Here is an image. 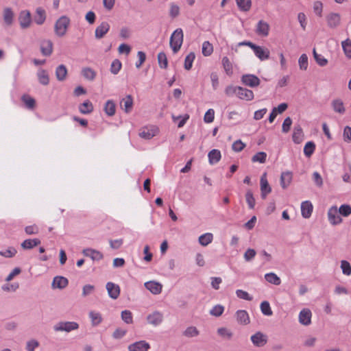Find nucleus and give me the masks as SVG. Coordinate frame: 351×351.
I'll list each match as a JSON object with an SVG mask.
<instances>
[{
	"label": "nucleus",
	"instance_id": "1",
	"mask_svg": "<svg viewBox=\"0 0 351 351\" xmlns=\"http://www.w3.org/2000/svg\"><path fill=\"white\" fill-rule=\"evenodd\" d=\"M71 23V19L66 15H62L58 17L53 25L54 34L58 38L64 37L70 28Z\"/></svg>",
	"mask_w": 351,
	"mask_h": 351
},
{
	"label": "nucleus",
	"instance_id": "2",
	"mask_svg": "<svg viewBox=\"0 0 351 351\" xmlns=\"http://www.w3.org/2000/svg\"><path fill=\"white\" fill-rule=\"evenodd\" d=\"M184 40V34L181 28L176 29L170 37V47L174 53H176L181 48Z\"/></svg>",
	"mask_w": 351,
	"mask_h": 351
},
{
	"label": "nucleus",
	"instance_id": "3",
	"mask_svg": "<svg viewBox=\"0 0 351 351\" xmlns=\"http://www.w3.org/2000/svg\"><path fill=\"white\" fill-rule=\"evenodd\" d=\"M79 328V324L75 322L61 321L55 324L53 330L56 332H71L77 330Z\"/></svg>",
	"mask_w": 351,
	"mask_h": 351
},
{
	"label": "nucleus",
	"instance_id": "4",
	"mask_svg": "<svg viewBox=\"0 0 351 351\" xmlns=\"http://www.w3.org/2000/svg\"><path fill=\"white\" fill-rule=\"evenodd\" d=\"M146 321L149 325L158 326L164 321V315L161 311H153L146 316Z\"/></svg>",
	"mask_w": 351,
	"mask_h": 351
},
{
	"label": "nucleus",
	"instance_id": "5",
	"mask_svg": "<svg viewBox=\"0 0 351 351\" xmlns=\"http://www.w3.org/2000/svg\"><path fill=\"white\" fill-rule=\"evenodd\" d=\"M159 132V129L156 125H147L140 129L138 135L145 140H150Z\"/></svg>",
	"mask_w": 351,
	"mask_h": 351
},
{
	"label": "nucleus",
	"instance_id": "6",
	"mask_svg": "<svg viewBox=\"0 0 351 351\" xmlns=\"http://www.w3.org/2000/svg\"><path fill=\"white\" fill-rule=\"evenodd\" d=\"M327 215L330 223L332 226L339 225L343 221L337 206L330 207L328 210Z\"/></svg>",
	"mask_w": 351,
	"mask_h": 351
},
{
	"label": "nucleus",
	"instance_id": "7",
	"mask_svg": "<svg viewBox=\"0 0 351 351\" xmlns=\"http://www.w3.org/2000/svg\"><path fill=\"white\" fill-rule=\"evenodd\" d=\"M18 20L21 29L29 28L32 23L30 12L27 10H21L19 14Z\"/></svg>",
	"mask_w": 351,
	"mask_h": 351
},
{
	"label": "nucleus",
	"instance_id": "8",
	"mask_svg": "<svg viewBox=\"0 0 351 351\" xmlns=\"http://www.w3.org/2000/svg\"><path fill=\"white\" fill-rule=\"evenodd\" d=\"M252 50L255 56L261 61H265L270 58V51L266 47L254 45Z\"/></svg>",
	"mask_w": 351,
	"mask_h": 351
},
{
	"label": "nucleus",
	"instance_id": "9",
	"mask_svg": "<svg viewBox=\"0 0 351 351\" xmlns=\"http://www.w3.org/2000/svg\"><path fill=\"white\" fill-rule=\"evenodd\" d=\"M252 344L256 347H263L267 343V336L262 332H256L250 337Z\"/></svg>",
	"mask_w": 351,
	"mask_h": 351
},
{
	"label": "nucleus",
	"instance_id": "10",
	"mask_svg": "<svg viewBox=\"0 0 351 351\" xmlns=\"http://www.w3.org/2000/svg\"><path fill=\"white\" fill-rule=\"evenodd\" d=\"M312 313L309 308H304L302 309L298 315L299 323L304 326H308L311 324Z\"/></svg>",
	"mask_w": 351,
	"mask_h": 351
},
{
	"label": "nucleus",
	"instance_id": "11",
	"mask_svg": "<svg viewBox=\"0 0 351 351\" xmlns=\"http://www.w3.org/2000/svg\"><path fill=\"white\" fill-rule=\"evenodd\" d=\"M241 82L249 87L254 88L259 86L260 79L252 74H245L241 77Z\"/></svg>",
	"mask_w": 351,
	"mask_h": 351
},
{
	"label": "nucleus",
	"instance_id": "12",
	"mask_svg": "<svg viewBox=\"0 0 351 351\" xmlns=\"http://www.w3.org/2000/svg\"><path fill=\"white\" fill-rule=\"evenodd\" d=\"M269 30L270 26L267 21L264 20L258 21L256 26V33L257 35L262 37H267L269 34Z\"/></svg>",
	"mask_w": 351,
	"mask_h": 351
},
{
	"label": "nucleus",
	"instance_id": "13",
	"mask_svg": "<svg viewBox=\"0 0 351 351\" xmlns=\"http://www.w3.org/2000/svg\"><path fill=\"white\" fill-rule=\"evenodd\" d=\"M119 105L121 108L125 112L130 113L134 105V100L130 95H128L120 100Z\"/></svg>",
	"mask_w": 351,
	"mask_h": 351
},
{
	"label": "nucleus",
	"instance_id": "14",
	"mask_svg": "<svg viewBox=\"0 0 351 351\" xmlns=\"http://www.w3.org/2000/svg\"><path fill=\"white\" fill-rule=\"evenodd\" d=\"M145 287L154 295H158L162 291V285L155 280H150L145 282Z\"/></svg>",
	"mask_w": 351,
	"mask_h": 351
},
{
	"label": "nucleus",
	"instance_id": "15",
	"mask_svg": "<svg viewBox=\"0 0 351 351\" xmlns=\"http://www.w3.org/2000/svg\"><path fill=\"white\" fill-rule=\"evenodd\" d=\"M261 197L265 199L267 195L271 193V188L267 180V173H264L260 180Z\"/></svg>",
	"mask_w": 351,
	"mask_h": 351
},
{
	"label": "nucleus",
	"instance_id": "16",
	"mask_svg": "<svg viewBox=\"0 0 351 351\" xmlns=\"http://www.w3.org/2000/svg\"><path fill=\"white\" fill-rule=\"evenodd\" d=\"M149 348V344L143 340L132 343L128 347V351H148Z\"/></svg>",
	"mask_w": 351,
	"mask_h": 351
},
{
	"label": "nucleus",
	"instance_id": "17",
	"mask_svg": "<svg viewBox=\"0 0 351 351\" xmlns=\"http://www.w3.org/2000/svg\"><path fill=\"white\" fill-rule=\"evenodd\" d=\"M82 254L85 256L90 257L93 261H99L104 258V255L101 252L92 248L84 249Z\"/></svg>",
	"mask_w": 351,
	"mask_h": 351
},
{
	"label": "nucleus",
	"instance_id": "18",
	"mask_svg": "<svg viewBox=\"0 0 351 351\" xmlns=\"http://www.w3.org/2000/svg\"><path fill=\"white\" fill-rule=\"evenodd\" d=\"M328 26L330 28H335L339 25L341 23V16L338 13H330L326 16Z\"/></svg>",
	"mask_w": 351,
	"mask_h": 351
},
{
	"label": "nucleus",
	"instance_id": "19",
	"mask_svg": "<svg viewBox=\"0 0 351 351\" xmlns=\"http://www.w3.org/2000/svg\"><path fill=\"white\" fill-rule=\"evenodd\" d=\"M110 24L108 22L104 21L99 25L95 32V36L97 39L102 38L109 31Z\"/></svg>",
	"mask_w": 351,
	"mask_h": 351
},
{
	"label": "nucleus",
	"instance_id": "20",
	"mask_svg": "<svg viewBox=\"0 0 351 351\" xmlns=\"http://www.w3.org/2000/svg\"><path fill=\"white\" fill-rule=\"evenodd\" d=\"M236 320L241 325H247L250 322V319L247 312L245 310H239L235 313Z\"/></svg>",
	"mask_w": 351,
	"mask_h": 351
},
{
	"label": "nucleus",
	"instance_id": "21",
	"mask_svg": "<svg viewBox=\"0 0 351 351\" xmlns=\"http://www.w3.org/2000/svg\"><path fill=\"white\" fill-rule=\"evenodd\" d=\"M68 284L69 281L67 278L63 276H58L53 278L51 283V287L53 289H64L68 285Z\"/></svg>",
	"mask_w": 351,
	"mask_h": 351
},
{
	"label": "nucleus",
	"instance_id": "22",
	"mask_svg": "<svg viewBox=\"0 0 351 351\" xmlns=\"http://www.w3.org/2000/svg\"><path fill=\"white\" fill-rule=\"evenodd\" d=\"M108 295L112 299H117L120 295L119 286L113 282H107L106 285Z\"/></svg>",
	"mask_w": 351,
	"mask_h": 351
},
{
	"label": "nucleus",
	"instance_id": "23",
	"mask_svg": "<svg viewBox=\"0 0 351 351\" xmlns=\"http://www.w3.org/2000/svg\"><path fill=\"white\" fill-rule=\"evenodd\" d=\"M237 96L240 99L247 101H252L254 97V95L252 90L243 88L241 86H240L239 88Z\"/></svg>",
	"mask_w": 351,
	"mask_h": 351
},
{
	"label": "nucleus",
	"instance_id": "24",
	"mask_svg": "<svg viewBox=\"0 0 351 351\" xmlns=\"http://www.w3.org/2000/svg\"><path fill=\"white\" fill-rule=\"evenodd\" d=\"M313 206L310 201H304L301 204V214L305 219H308L312 214Z\"/></svg>",
	"mask_w": 351,
	"mask_h": 351
},
{
	"label": "nucleus",
	"instance_id": "25",
	"mask_svg": "<svg viewBox=\"0 0 351 351\" xmlns=\"http://www.w3.org/2000/svg\"><path fill=\"white\" fill-rule=\"evenodd\" d=\"M14 14L10 8L3 10V19L6 26H11L14 22Z\"/></svg>",
	"mask_w": 351,
	"mask_h": 351
},
{
	"label": "nucleus",
	"instance_id": "26",
	"mask_svg": "<svg viewBox=\"0 0 351 351\" xmlns=\"http://www.w3.org/2000/svg\"><path fill=\"white\" fill-rule=\"evenodd\" d=\"M40 51L43 56H49L53 52V43L50 40L42 41Z\"/></svg>",
	"mask_w": 351,
	"mask_h": 351
},
{
	"label": "nucleus",
	"instance_id": "27",
	"mask_svg": "<svg viewBox=\"0 0 351 351\" xmlns=\"http://www.w3.org/2000/svg\"><path fill=\"white\" fill-rule=\"evenodd\" d=\"M293 174L291 171L282 172L280 176V185L282 189H287L291 183Z\"/></svg>",
	"mask_w": 351,
	"mask_h": 351
},
{
	"label": "nucleus",
	"instance_id": "28",
	"mask_svg": "<svg viewBox=\"0 0 351 351\" xmlns=\"http://www.w3.org/2000/svg\"><path fill=\"white\" fill-rule=\"evenodd\" d=\"M36 76L40 84L47 86L49 84V76L46 70L43 69H38L36 73Z\"/></svg>",
	"mask_w": 351,
	"mask_h": 351
},
{
	"label": "nucleus",
	"instance_id": "29",
	"mask_svg": "<svg viewBox=\"0 0 351 351\" xmlns=\"http://www.w3.org/2000/svg\"><path fill=\"white\" fill-rule=\"evenodd\" d=\"M303 137L304 134L301 126L300 125H295L292 134L293 141L295 143L300 144L302 141Z\"/></svg>",
	"mask_w": 351,
	"mask_h": 351
},
{
	"label": "nucleus",
	"instance_id": "30",
	"mask_svg": "<svg viewBox=\"0 0 351 351\" xmlns=\"http://www.w3.org/2000/svg\"><path fill=\"white\" fill-rule=\"evenodd\" d=\"M331 106L335 112L343 114L346 112L344 104L341 99H333L331 102Z\"/></svg>",
	"mask_w": 351,
	"mask_h": 351
},
{
	"label": "nucleus",
	"instance_id": "31",
	"mask_svg": "<svg viewBox=\"0 0 351 351\" xmlns=\"http://www.w3.org/2000/svg\"><path fill=\"white\" fill-rule=\"evenodd\" d=\"M46 20V12L41 8L38 7L36 10V14L34 17V21L37 25H43Z\"/></svg>",
	"mask_w": 351,
	"mask_h": 351
},
{
	"label": "nucleus",
	"instance_id": "32",
	"mask_svg": "<svg viewBox=\"0 0 351 351\" xmlns=\"http://www.w3.org/2000/svg\"><path fill=\"white\" fill-rule=\"evenodd\" d=\"M104 110L108 116H114L116 113L115 102L111 99L107 100L104 104Z\"/></svg>",
	"mask_w": 351,
	"mask_h": 351
},
{
	"label": "nucleus",
	"instance_id": "33",
	"mask_svg": "<svg viewBox=\"0 0 351 351\" xmlns=\"http://www.w3.org/2000/svg\"><path fill=\"white\" fill-rule=\"evenodd\" d=\"M213 241V234L210 232H206L202 235H200L198 238L199 243L203 246L206 247L211 243Z\"/></svg>",
	"mask_w": 351,
	"mask_h": 351
},
{
	"label": "nucleus",
	"instance_id": "34",
	"mask_svg": "<svg viewBox=\"0 0 351 351\" xmlns=\"http://www.w3.org/2000/svg\"><path fill=\"white\" fill-rule=\"evenodd\" d=\"M81 73L84 78L88 81H93L97 75L96 71L88 66L82 68Z\"/></svg>",
	"mask_w": 351,
	"mask_h": 351
},
{
	"label": "nucleus",
	"instance_id": "35",
	"mask_svg": "<svg viewBox=\"0 0 351 351\" xmlns=\"http://www.w3.org/2000/svg\"><path fill=\"white\" fill-rule=\"evenodd\" d=\"M208 161L210 165L217 163L221 157V152L218 149H212L208 154Z\"/></svg>",
	"mask_w": 351,
	"mask_h": 351
},
{
	"label": "nucleus",
	"instance_id": "36",
	"mask_svg": "<svg viewBox=\"0 0 351 351\" xmlns=\"http://www.w3.org/2000/svg\"><path fill=\"white\" fill-rule=\"evenodd\" d=\"M217 332L219 336L226 340H230L233 337V332L226 327L217 328Z\"/></svg>",
	"mask_w": 351,
	"mask_h": 351
},
{
	"label": "nucleus",
	"instance_id": "37",
	"mask_svg": "<svg viewBox=\"0 0 351 351\" xmlns=\"http://www.w3.org/2000/svg\"><path fill=\"white\" fill-rule=\"evenodd\" d=\"M89 317L91 320V324L93 326H97L102 322V317L100 313L91 311L88 313Z\"/></svg>",
	"mask_w": 351,
	"mask_h": 351
},
{
	"label": "nucleus",
	"instance_id": "38",
	"mask_svg": "<svg viewBox=\"0 0 351 351\" xmlns=\"http://www.w3.org/2000/svg\"><path fill=\"white\" fill-rule=\"evenodd\" d=\"M67 75V69L63 64L59 65L56 69V76L58 81H64Z\"/></svg>",
	"mask_w": 351,
	"mask_h": 351
},
{
	"label": "nucleus",
	"instance_id": "39",
	"mask_svg": "<svg viewBox=\"0 0 351 351\" xmlns=\"http://www.w3.org/2000/svg\"><path fill=\"white\" fill-rule=\"evenodd\" d=\"M79 110L82 114H90L93 111V104L89 100H86L79 106Z\"/></svg>",
	"mask_w": 351,
	"mask_h": 351
},
{
	"label": "nucleus",
	"instance_id": "40",
	"mask_svg": "<svg viewBox=\"0 0 351 351\" xmlns=\"http://www.w3.org/2000/svg\"><path fill=\"white\" fill-rule=\"evenodd\" d=\"M199 335V331L197 327L190 326L187 327L183 332V335L188 338L196 337Z\"/></svg>",
	"mask_w": 351,
	"mask_h": 351
},
{
	"label": "nucleus",
	"instance_id": "41",
	"mask_svg": "<svg viewBox=\"0 0 351 351\" xmlns=\"http://www.w3.org/2000/svg\"><path fill=\"white\" fill-rule=\"evenodd\" d=\"M265 280L270 284L274 285H279L281 283V280L275 273L270 272L265 275Z\"/></svg>",
	"mask_w": 351,
	"mask_h": 351
},
{
	"label": "nucleus",
	"instance_id": "42",
	"mask_svg": "<svg viewBox=\"0 0 351 351\" xmlns=\"http://www.w3.org/2000/svg\"><path fill=\"white\" fill-rule=\"evenodd\" d=\"M40 243V241L38 239H26L21 243V247L24 250H29L34 247L37 246Z\"/></svg>",
	"mask_w": 351,
	"mask_h": 351
},
{
	"label": "nucleus",
	"instance_id": "43",
	"mask_svg": "<svg viewBox=\"0 0 351 351\" xmlns=\"http://www.w3.org/2000/svg\"><path fill=\"white\" fill-rule=\"evenodd\" d=\"M221 62L226 73L229 76L232 75L233 74V68L229 58L225 56L222 58Z\"/></svg>",
	"mask_w": 351,
	"mask_h": 351
},
{
	"label": "nucleus",
	"instance_id": "44",
	"mask_svg": "<svg viewBox=\"0 0 351 351\" xmlns=\"http://www.w3.org/2000/svg\"><path fill=\"white\" fill-rule=\"evenodd\" d=\"M313 55L317 64L320 66H325L327 65L328 61L322 54L317 53L315 49L313 50Z\"/></svg>",
	"mask_w": 351,
	"mask_h": 351
},
{
	"label": "nucleus",
	"instance_id": "45",
	"mask_svg": "<svg viewBox=\"0 0 351 351\" xmlns=\"http://www.w3.org/2000/svg\"><path fill=\"white\" fill-rule=\"evenodd\" d=\"M340 268L343 275L346 276H350L351 275V265L348 261H341Z\"/></svg>",
	"mask_w": 351,
	"mask_h": 351
},
{
	"label": "nucleus",
	"instance_id": "46",
	"mask_svg": "<svg viewBox=\"0 0 351 351\" xmlns=\"http://www.w3.org/2000/svg\"><path fill=\"white\" fill-rule=\"evenodd\" d=\"M245 200L250 209H254L256 204V199L251 190H247L245 193Z\"/></svg>",
	"mask_w": 351,
	"mask_h": 351
},
{
	"label": "nucleus",
	"instance_id": "47",
	"mask_svg": "<svg viewBox=\"0 0 351 351\" xmlns=\"http://www.w3.org/2000/svg\"><path fill=\"white\" fill-rule=\"evenodd\" d=\"M239 8L244 12H247L251 8V0H236Z\"/></svg>",
	"mask_w": 351,
	"mask_h": 351
},
{
	"label": "nucleus",
	"instance_id": "48",
	"mask_svg": "<svg viewBox=\"0 0 351 351\" xmlns=\"http://www.w3.org/2000/svg\"><path fill=\"white\" fill-rule=\"evenodd\" d=\"M202 52L204 56H209L213 52V45L209 41H204L202 43Z\"/></svg>",
	"mask_w": 351,
	"mask_h": 351
},
{
	"label": "nucleus",
	"instance_id": "49",
	"mask_svg": "<svg viewBox=\"0 0 351 351\" xmlns=\"http://www.w3.org/2000/svg\"><path fill=\"white\" fill-rule=\"evenodd\" d=\"M121 317L122 320L127 324H131L133 323L132 313L129 310H124L121 313Z\"/></svg>",
	"mask_w": 351,
	"mask_h": 351
},
{
	"label": "nucleus",
	"instance_id": "50",
	"mask_svg": "<svg viewBox=\"0 0 351 351\" xmlns=\"http://www.w3.org/2000/svg\"><path fill=\"white\" fill-rule=\"evenodd\" d=\"M262 313L266 316H271L273 314L269 303L267 301H263L260 305Z\"/></svg>",
	"mask_w": 351,
	"mask_h": 351
},
{
	"label": "nucleus",
	"instance_id": "51",
	"mask_svg": "<svg viewBox=\"0 0 351 351\" xmlns=\"http://www.w3.org/2000/svg\"><path fill=\"white\" fill-rule=\"evenodd\" d=\"M39 346L40 343L38 340L35 339H31L26 342L25 350L26 351H35V350L38 348Z\"/></svg>",
	"mask_w": 351,
	"mask_h": 351
},
{
	"label": "nucleus",
	"instance_id": "52",
	"mask_svg": "<svg viewBox=\"0 0 351 351\" xmlns=\"http://www.w3.org/2000/svg\"><path fill=\"white\" fill-rule=\"evenodd\" d=\"M298 64L300 70L306 71L308 69V60L306 54H302L298 59Z\"/></svg>",
	"mask_w": 351,
	"mask_h": 351
},
{
	"label": "nucleus",
	"instance_id": "53",
	"mask_svg": "<svg viewBox=\"0 0 351 351\" xmlns=\"http://www.w3.org/2000/svg\"><path fill=\"white\" fill-rule=\"evenodd\" d=\"M341 45L346 57L351 59V40L346 39L341 43Z\"/></svg>",
	"mask_w": 351,
	"mask_h": 351
},
{
	"label": "nucleus",
	"instance_id": "54",
	"mask_svg": "<svg viewBox=\"0 0 351 351\" xmlns=\"http://www.w3.org/2000/svg\"><path fill=\"white\" fill-rule=\"evenodd\" d=\"M180 6L175 3H171L169 4V16L170 17L175 19L180 15Z\"/></svg>",
	"mask_w": 351,
	"mask_h": 351
},
{
	"label": "nucleus",
	"instance_id": "55",
	"mask_svg": "<svg viewBox=\"0 0 351 351\" xmlns=\"http://www.w3.org/2000/svg\"><path fill=\"white\" fill-rule=\"evenodd\" d=\"M315 149V145L312 141H308L306 143L304 147V155L307 157H310L314 152Z\"/></svg>",
	"mask_w": 351,
	"mask_h": 351
},
{
	"label": "nucleus",
	"instance_id": "56",
	"mask_svg": "<svg viewBox=\"0 0 351 351\" xmlns=\"http://www.w3.org/2000/svg\"><path fill=\"white\" fill-rule=\"evenodd\" d=\"M195 55L193 52L189 53L185 58L184 60V69L186 70H190L192 67L193 62L195 60Z\"/></svg>",
	"mask_w": 351,
	"mask_h": 351
},
{
	"label": "nucleus",
	"instance_id": "57",
	"mask_svg": "<svg viewBox=\"0 0 351 351\" xmlns=\"http://www.w3.org/2000/svg\"><path fill=\"white\" fill-rule=\"evenodd\" d=\"M158 62L160 68L166 69L168 66V60L166 54L164 52H160L158 54Z\"/></svg>",
	"mask_w": 351,
	"mask_h": 351
},
{
	"label": "nucleus",
	"instance_id": "58",
	"mask_svg": "<svg viewBox=\"0 0 351 351\" xmlns=\"http://www.w3.org/2000/svg\"><path fill=\"white\" fill-rule=\"evenodd\" d=\"M121 66L122 64L121 61L118 59H115L111 63L110 72L114 75H117L120 71Z\"/></svg>",
	"mask_w": 351,
	"mask_h": 351
},
{
	"label": "nucleus",
	"instance_id": "59",
	"mask_svg": "<svg viewBox=\"0 0 351 351\" xmlns=\"http://www.w3.org/2000/svg\"><path fill=\"white\" fill-rule=\"evenodd\" d=\"M267 159V154L264 152H260L256 153L253 157L252 158V160L254 162H260V163H264L265 162Z\"/></svg>",
	"mask_w": 351,
	"mask_h": 351
},
{
	"label": "nucleus",
	"instance_id": "60",
	"mask_svg": "<svg viewBox=\"0 0 351 351\" xmlns=\"http://www.w3.org/2000/svg\"><path fill=\"white\" fill-rule=\"evenodd\" d=\"M338 210L341 216L347 217L351 215V206L349 204H342Z\"/></svg>",
	"mask_w": 351,
	"mask_h": 351
},
{
	"label": "nucleus",
	"instance_id": "61",
	"mask_svg": "<svg viewBox=\"0 0 351 351\" xmlns=\"http://www.w3.org/2000/svg\"><path fill=\"white\" fill-rule=\"evenodd\" d=\"M19 288V285L17 282L12 284H5L1 286V289L5 292H14Z\"/></svg>",
	"mask_w": 351,
	"mask_h": 351
},
{
	"label": "nucleus",
	"instance_id": "62",
	"mask_svg": "<svg viewBox=\"0 0 351 351\" xmlns=\"http://www.w3.org/2000/svg\"><path fill=\"white\" fill-rule=\"evenodd\" d=\"M127 330L122 328H117L113 332L112 336L114 339H121L125 336Z\"/></svg>",
	"mask_w": 351,
	"mask_h": 351
},
{
	"label": "nucleus",
	"instance_id": "63",
	"mask_svg": "<svg viewBox=\"0 0 351 351\" xmlns=\"http://www.w3.org/2000/svg\"><path fill=\"white\" fill-rule=\"evenodd\" d=\"M16 250L13 247H10L7 250L0 251V255L5 258H12L16 254Z\"/></svg>",
	"mask_w": 351,
	"mask_h": 351
},
{
	"label": "nucleus",
	"instance_id": "64",
	"mask_svg": "<svg viewBox=\"0 0 351 351\" xmlns=\"http://www.w3.org/2000/svg\"><path fill=\"white\" fill-rule=\"evenodd\" d=\"M313 11L317 16H322L323 3L320 1H316L313 3Z\"/></svg>",
	"mask_w": 351,
	"mask_h": 351
}]
</instances>
